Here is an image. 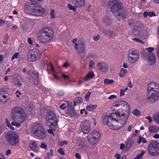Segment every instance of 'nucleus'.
Instances as JSON below:
<instances>
[{
    "mask_svg": "<svg viewBox=\"0 0 159 159\" xmlns=\"http://www.w3.org/2000/svg\"><path fill=\"white\" fill-rule=\"evenodd\" d=\"M129 114V111L124 110L120 113L115 112L110 114L108 117L103 119L104 125L114 130H117L122 127L125 124Z\"/></svg>",
    "mask_w": 159,
    "mask_h": 159,
    "instance_id": "obj_1",
    "label": "nucleus"
},
{
    "mask_svg": "<svg viewBox=\"0 0 159 159\" xmlns=\"http://www.w3.org/2000/svg\"><path fill=\"white\" fill-rule=\"evenodd\" d=\"M147 93L149 94L147 95V100L151 103L154 104L159 99V85L154 82L150 83L147 87Z\"/></svg>",
    "mask_w": 159,
    "mask_h": 159,
    "instance_id": "obj_2",
    "label": "nucleus"
},
{
    "mask_svg": "<svg viewBox=\"0 0 159 159\" xmlns=\"http://www.w3.org/2000/svg\"><path fill=\"white\" fill-rule=\"evenodd\" d=\"M32 3V4H27L25 5L24 8L27 13L33 16H42L45 12V9L42 7H40L38 3L43 0H30Z\"/></svg>",
    "mask_w": 159,
    "mask_h": 159,
    "instance_id": "obj_3",
    "label": "nucleus"
},
{
    "mask_svg": "<svg viewBox=\"0 0 159 159\" xmlns=\"http://www.w3.org/2000/svg\"><path fill=\"white\" fill-rule=\"evenodd\" d=\"M11 116L13 120L18 122H16L15 126L19 127L21 123L26 119V115L24 112L23 109L19 107H15L11 110Z\"/></svg>",
    "mask_w": 159,
    "mask_h": 159,
    "instance_id": "obj_4",
    "label": "nucleus"
},
{
    "mask_svg": "<svg viewBox=\"0 0 159 159\" xmlns=\"http://www.w3.org/2000/svg\"><path fill=\"white\" fill-rule=\"evenodd\" d=\"M54 37V32L50 27H45L38 32V40L42 44H45L49 42Z\"/></svg>",
    "mask_w": 159,
    "mask_h": 159,
    "instance_id": "obj_5",
    "label": "nucleus"
},
{
    "mask_svg": "<svg viewBox=\"0 0 159 159\" xmlns=\"http://www.w3.org/2000/svg\"><path fill=\"white\" fill-rule=\"evenodd\" d=\"M122 3L120 2L119 0H110L109 6L113 13L115 16L118 17L119 20L123 19L126 18L125 12H121Z\"/></svg>",
    "mask_w": 159,
    "mask_h": 159,
    "instance_id": "obj_6",
    "label": "nucleus"
},
{
    "mask_svg": "<svg viewBox=\"0 0 159 159\" xmlns=\"http://www.w3.org/2000/svg\"><path fill=\"white\" fill-rule=\"evenodd\" d=\"M31 131L35 136L40 139H44L46 136V132L40 124L35 123L31 128Z\"/></svg>",
    "mask_w": 159,
    "mask_h": 159,
    "instance_id": "obj_7",
    "label": "nucleus"
},
{
    "mask_svg": "<svg viewBox=\"0 0 159 159\" xmlns=\"http://www.w3.org/2000/svg\"><path fill=\"white\" fill-rule=\"evenodd\" d=\"M72 43L75 44V49H76L82 58H84L85 56L86 50L84 43L81 40L77 41V39L75 38L73 39Z\"/></svg>",
    "mask_w": 159,
    "mask_h": 159,
    "instance_id": "obj_8",
    "label": "nucleus"
},
{
    "mask_svg": "<svg viewBox=\"0 0 159 159\" xmlns=\"http://www.w3.org/2000/svg\"><path fill=\"white\" fill-rule=\"evenodd\" d=\"M7 141L11 146H14L19 142L18 134L14 131H10L7 133L5 135Z\"/></svg>",
    "mask_w": 159,
    "mask_h": 159,
    "instance_id": "obj_9",
    "label": "nucleus"
},
{
    "mask_svg": "<svg viewBox=\"0 0 159 159\" xmlns=\"http://www.w3.org/2000/svg\"><path fill=\"white\" fill-rule=\"evenodd\" d=\"M46 120L48 124H50V127L53 130H55L57 117L54 112L51 111L48 112L46 116Z\"/></svg>",
    "mask_w": 159,
    "mask_h": 159,
    "instance_id": "obj_10",
    "label": "nucleus"
},
{
    "mask_svg": "<svg viewBox=\"0 0 159 159\" xmlns=\"http://www.w3.org/2000/svg\"><path fill=\"white\" fill-rule=\"evenodd\" d=\"M149 153L152 156H156L159 153V143L157 141L151 142L148 146Z\"/></svg>",
    "mask_w": 159,
    "mask_h": 159,
    "instance_id": "obj_11",
    "label": "nucleus"
},
{
    "mask_svg": "<svg viewBox=\"0 0 159 159\" xmlns=\"http://www.w3.org/2000/svg\"><path fill=\"white\" fill-rule=\"evenodd\" d=\"M100 137V133L98 131L94 130L88 135L87 138L90 143L94 145L99 140Z\"/></svg>",
    "mask_w": 159,
    "mask_h": 159,
    "instance_id": "obj_12",
    "label": "nucleus"
},
{
    "mask_svg": "<svg viewBox=\"0 0 159 159\" xmlns=\"http://www.w3.org/2000/svg\"><path fill=\"white\" fill-rule=\"evenodd\" d=\"M40 54L39 51L36 48L30 50L27 53V59L30 61H35Z\"/></svg>",
    "mask_w": 159,
    "mask_h": 159,
    "instance_id": "obj_13",
    "label": "nucleus"
},
{
    "mask_svg": "<svg viewBox=\"0 0 159 159\" xmlns=\"http://www.w3.org/2000/svg\"><path fill=\"white\" fill-rule=\"evenodd\" d=\"M143 59L148 62V63L150 65L154 64L156 60V56L153 53H148L145 52L143 55Z\"/></svg>",
    "mask_w": 159,
    "mask_h": 159,
    "instance_id": "obj_14",
    "label": "nucleus"
},
{
    "mask_svg": "<svg viewBox=\"0 0 159 159\" xmlns=\"http://www.w3.org/2000/svg\"><path fill=\"white\" fill-rule=\"evenodd\" d=\"M71 1L75 6H72L70 4H68V6L70 10H73L74 12L76 11L77 7H83L85 4V0H71Z\"/></svg>",
    "mask_w": 159,
    "mask_h": 159,
    "instance_id": "obj_15",
    "label": "nucleus"
},
{
    "mask_svg": "<svg viewBox=\"0 0 159 159\" xmlns=\"http://www.w3.org/2000/svg\"><path fill=\"white\" fill-rule=\"evenodd\" d=\"M80 128L84 134H88L91 130L90 123L89 121L84 120L81 124Z\"/></svg>",
    "mask_w": 159,
    "mask_h": 159,
    "instance_id": "obj_16",
    "label": "nucleus"
},
{
    "mask_svg": "<svg viewBox=\"0 0 159 159\" xmlns=\"http://www.w3.org/2000/svg\"><path fill=\"white\" fill-rule=\"evenodd\" d=\"M98 69L101 71L107 73L109 69L108 64L105 62H99L97 64Z\"/></svg>",
    "mask_w": 159,
    "mask_h": 159,
    "instance_id": "obj_17",
    "label": "nucleus"
},
{
    "mask_svg": "<svg viewBox=\"0 0 159 159\" xmlns=\"http://www.w3.org/2000/svg\"><path fill=\"white\" fill-rule=\"evenodd\" d=\"M143 27L142 24H140L139 22L136 23L132 31L133 34L135 36L139 35Z\"/></svg>",
    "mask_w": 159,
    "mask_h": 159,
    "instance_id": "obj_18",
    "label": "nucleus"
},
{
    "mask_svg": "<svg viewBox=\"0 0 159 159\" xmlns=\"http://www.w3.org/2000/svg\"><path fill=\"white\" fill-rule=\"evenodd\" d=\"M66 114L70 117H73L75 116V112L74 109L72 106H68V110L66 112Z\"/></svg>",
    "mask_w": 159,
    "mask_h": 159,
    "instance_id": "obj_19",
    "label": "nucleus"
},
{
    "mask_svg": "<svg viewBox=\"0 0 159 159\" xmlns=\"http://www.w3.org/2000/svg\"><path fill=\"white\" fill-rule=\"evenodd\" d=\"M139 58V57L128 54V61L131 64H134L135 63Z\"/></svg>",
    "mask_w": 159,
    "mask_h": 159,
    "instance_id": "obj_20",
    "label": "nucleus"
},
{
    "mask_svg": "<svg viewBox=\"0 0 159 159\" xmlns=\"http://www.w3.org/2000/svg\"><path fill=\"white\" fill-rule=\"evenodd\" d=\"M30 149L35 152H37L38 150L37 149V147L36 141H31L29 144Z\"/></svg>",
    "mask_w": 159,
    "mask_h": 159,
    "instance_id": "obj_21",
    "label": "nucleus"
},
{
    "mask_svg": "<svg viewBox=\"0 0 159 159\" xmlns=\"http://www.w3.org/2000/svg\"><path fill=\"white\" fill-rule=\"evenodd\" d=\"M125 105L126 106L127 105V103L124 100H118L113 104V107H122L124 106Z\"/></svg>",
    "mask_w": 159,
    "mask_h": 159,
    "instance_id": "obj_22",
    "label": "nucleus"
},
{
    "mask_svg": "<svg viewBox=\"0 0 159 159\" xmlns=\"http://www.w3.org/2000/svg\"><path fill=\"white\" fill-rule=\"evenodd\" d=\"M95 74L93 71H90L88 72L87 74L83 79L85 81H87L90 80L91 79L93 78Z\"/></svg>",
    "mask_w": 159,
    "mask_h": 159,
    "instance_id": "obj_23",
    "label": "nucleus"
},
{
    "mask_svg": "<svg viewBox=\"0 0 159 159\" xmlns=\"http://www.w3.org/2000/svg\"><path fill=\"white\" fill-rule=\"evenodd\" d=\"M128 54L139 57V52L137 49H132L130 50Z\"/></svg>",
    "mask_w": 159,
    "mask_h": 159,
    "instance_id": "obj_24",
    "label": "nucleus"
},
{
    "mask_svg": "<svg viewBox=\"0 0 159 159\" xmlns=\"http://www.w3.org/2000/svg\"><path fill=\"white\" fill-rule=\"evenodd\" d=\"M148 130L151 133H157L159 131V128L156 125H152L148 128Z\"/></svg>",
    "mask_w": 159,
    "mask_h": 159,
    "instance_id": "obj_25",
    "label": "nucleus"
},
{
    "mask_svg": "<svg viewBox=\"0 0 159 159\" xmlns=\"http://www.w3.org/2000/svg\"><path fill=\"white\" fill-rule=\"evenodd\" d=\"M133 143V141L131 139H129L127 141L125 144V148L124 150L125 151H127L131 147Z\"/></svg>",
    "mask_w": 159,
    "mask_h": 159,
    "instance_id": "obj_26",
    "label": "nucleus"
},
{
    "mask_svg": "<svg viewBox=\"0 0 159 159\" xmlns=\"http://www.w3.org/2000/svg\"><path fill=\"white\" fill-rule=\"evenodd\" d=\"M153 119L156 123L159 124V112H157L153 115Z\"/></svg>",
    "mask_w": 159,
    "mask_h": 159,
    "instance_id": "obj_27",
    "label": "nucleus"
},
{
    "mask_svg": "<svg viewBox=\"0 0 159 159\" xmlns=\"http://www.w3.org/2000/svg\"><path fill=\"white\" fill-rule=\"evenodd\" d=\"M148 16L151 17L152 16H155L156 15L153 12L144 11L143 13V17L145 18Z\"/></svg>",
    "mask_w": 159,
    "mask_h": 159,
    "instance_id": "obj_28",
    "label": "nucleus"
},
{
    "mask_svg": "<svg viewBox=\"0 0 159 159\" xmlns=\"http://www.w3.org/2000/svg\"><path fill=\"white\" fill-rule=\"evenodd\" d=\"M96 105H93L90 104L87 106L86 109L88 111H91L95 109L96 108Z\"/></svg>",
    "mask_w": 159,
    "mask_h": 159,
    "instance_id": "obj_29",
    "label": "nucleus"
},
{
    "mask_svg": "<svg viewBox=\"0 0 159 159\" xmlns=\"http://www.w3.org/2000/svg\"><path fill=\"white\" fill-rule=\"evenodd\" d=\"M115 82L114 80L113 79H105L104 80V84H113Z\"/></svg>",
    "mask_w": 159,
    "mask_h": 159,
    "instance_id": "obj_30",
    "label": "nucleus"
},
{
    "mask_svg": "<svg viewBox=\"0 0 159 159\" xmlns=\"http://www.w3.org/2000/svg\"><path fill=\"white\" fill-rule=\"evenodd\" d=\"M127 70L126 69L122 68L119 73V76L120 77H123L126 75Z\"/></svg>",
    "mask_w": 159,
    "mask_h": 159,
    "instance_id": "obj_31",
    "label": "nucleus"
},
{
    "mask_svg": "<svg viewBox=\"0 0 159 159\" xmlns=\"http://www.w3.org/2000/svg\"><path fill=\"white\" fill-rule=\"evenodd\" d=\"M7 91L6 86H4L3 88L0 89V98L2 97V95L5 94Z\"/></svg>",
    "mask_w": 159,
    "mask_h": 159,
    "instance_id": "obj_32",
    "label": "nucleus"
},
{
    "mask_svg": "<svg viewBox=\"0 0 159 159\" xmlns=\"http://www.w3.org/2000/svg\"><path fill=\"white\" fill-rule=\"evenodd\" d=\"M147 142L146 139L143 137L142 136H139L138 141V143L139 144H140L141 142L143 143H145Z\"/></svg>",
    "mask_w": 159,
    "mask_h": 159,
    "instance_id": "obj_33",
    "label": "nucleus"
},
{
    "mask_svg": "<svg viewBox=\"0 0 159 159\" xmlns=\"http://www.w3.org/2000/svg\"><path fill=\"white\" fill-rule=\"evenodd\" d=\"M106 33L108 35H109L113 37H115L116 36V34L115 32L112 30H108L107 31Z\"/></svg>",
    "mask_w": 159,
    "mask_h": 159,
    "instance_id": "obj_34",
    "label": "nucleus"
},
{
    "mask_svg": "<svg viewBox=\"0 0 159 159\" xmlns=\"http://www.w3.org/2000/svg\"><path fill=\"white\" fill-rule=\"evenodd\" d=\"M134 115L137 116H139L141 115V113L137 109H134L132 112Z\"/></svg>",
    "mask_w": 159,
    "mask_h": 159,
    "instance_id": "obj_35",
    "label": "nucleus"
},
{
    "mask_svg": "<svg viewBox=\"0 0 159 159\" xmlns=\"http://www.w3.org/2000/svg\"><path fill=\"white\" fill-rule=\"evenodd\" d=\"M111 20L109 17H106L103 19V22L106 24L109 25L111 23Z\"/></svg>",
    "mask_w": 159,
    "mask_h": 159,
    "instance_id": "obj_36",
    "label": "nucleus"
},
{
    "mask_svg": "<svg viewBox=\"0 0 159 159\" xmlns=\"http://www.w3.org/2000/svg\"><path fill=\"white\" fill-rule=\"evenodd\" d=\"M145 153V152L143 150H142L141 153L137 155L134 159H139L141 158Z\"/></svg>",
    "mask_w": 159,
    "mask_h": 159,
    "instance_id": "obj_37",
    "label": "nucleus"
},
{
    "mask_svg": "<svg viewBox=\"0 0 159 159\" xmlns=\"http://www.w3.org/2000/svg\"><path fill=\"white\" fill-rule=\"evenodd\" d=\"M55 17V10L53 9L51 10V13L50 14V17L51 19L54 18Z\"/></svg>",
    "mask_w": 159,
    "mask_h": 159,
    "instance_id": "obj_38",
    "label": "nucleus"
},
{
    "mask_svg": "<svg viewBox=\"0 0 159 159\" xmlns=\"http://www.w3.org/2000/svg\"><path fill=\"white\" fill-rule=\"evenodd\" d=\"M33 74L35 75L36 79L34 84H36L38 83V73L37 72H33Z\"/></svg>",
    "mask_w": 159,
    "mask_h": 159,
    "instance_id": "obj_39",
    "label": "nucleus"
},
{
    "mask_svg": "<svg viewBox=\"0 0 159 159\" xmlns=\"http://www.w3.org/2000/svg\"><path fill=\"white\" fill-rule=\"evenodd\" d=\"M91 93L89 92H88L85 96V99L86 101H88L89 100V98L90 96Z\"/></svg>",
    "mask_w": 159,
    "mask_h": 159,
    "instance_id": "obj_40",
    "label": "nucleus"
},
{
    "mask_svg": "<svg viewBox=\"0 0 159 159\" xmlns=\"http://www.w3.org/2000/svg\"><path fill=\"white\" fill-rule=\"evenodd\" d=\"M75 101L78 103H80L82 102L83 99L81 97H78L76 99Z\"/></svg>",
    "mask_w": 159,
    "mask_h": 159,
    "instance_id": "obj_41",
    "label": "nucleus"
},
{
    "mask_svg": "<svg viewBox=\"0 0 159 159\" xmlns=\"http://www.w3.org/2000/svg\"><path fill=\"white\" fill-rule=\"evenodd\" d=\"M40 147L41 148L45 149H47L48 148L47 145L44 143H41Z\"/></svg>",
    "mask_w": 159,
    "mask_h": 159,
    "instance_id": "obj_42",
    "label": "nucleus"
},
{
    "mask_svg": "<svg viewBox=\"0 0 159 159\" xmlns=\"http://www.w3.org/2000/svg\"><path fill=\"white\" fill-rule=\"evenodd\" d=\"M95 64V63L93 61H90L89 62V67L90 68H92Z\"/></svg>",
    "mask_w": 159,
    "mask_h": 159,
    "instance_id": "obj_43",
    "label": "nucleus"
},
{
    "mask_svg": "<svg viewBox=\"0 0 159 159\" xmlns=\"http://www.w3.org/2000/svg\"><path fill=\"white\" fill-rule=\"evenodd\" d=\"M58 152L62 155H64L65 153L62 148H60L58 150Z\"/></svg>",
    "mask_w": 159,
    "mask_h": 159,
    "instance_id": "obj_44",
    "label": "nucleus"
},
{
    "mask_svg": "<svg viewBox=\"0 0 159 159\" xmlns=\"http://www.w3.org/2000/svg\"><path fill=\"white\" fill-rule=\"evenodd\" d=\"M47 154L48 157H52L53 155V151L52 149L50 150V152L47 153Z\"/></svg>",
    "mask_w": 159,
    "mask_h": 159,
    "instance_id": "obj_45",
    "label": "nucleus"
},
{
    "mask_svg": "<svg viewBox=\"0 0 159 159\" xmlns=\"http://www.w3.org/2000/svg\"><path fill=\"white\" fill-rule=\"evenodd\" d=\"M19 55V53L18 52H16L13 56L11 58V60H13L17 58Z\"/></svg>",
    "mask_w": 159,
    "mask_h": 159,
    "instance_id": "obj_46",
    "label": "nucleus"
},
{
    "mask_svg": "<svg viewBox=\"0 0 159 159\" xmlns=\"http://www.w3.org/2000/svg\"><path fill=\"white\" fill-rule=\"evenodd\" d=\"M133 39L134 40H135L137 42H139L142 44H143L144 43V42L142 40H141V39H140L138 38H133Z\"/></svg>",
    "mask_w": 159,
    "mask_h": 159,
    "instance_id": "obj_47",
    "label": "nucleus"
},
{
    "mask_svg": "<svg viewBox=\"0 0 159 159\" xmlns=\"http://www.w3.org/2000/svg\"><path fill=\"white\" fill-rule=\"evenodd\" d=\"M33 108V107L32 105H29V106H27L26 108L28 110V111L30 112L32 111Z\"/></svg>",
    "mask_w": 159,
    "mask_h": 159,
    "instance_id": "obj_48",
    "label": "nucleus"
},
{
    "mask_svg": "<svg viewBox=\"0 0 159 159\" xmlns=\"http://www.w3.org/2000/svg\"><path fill=\"white\" fill-rule=\"evenodd\" d=\"M146 50L148 51V53H152V52L154 50V48L152 47H149L146 48Z\"/></svg>",
    "mask_w": 159,
    "mask_h": 159,
    "instance_id": "obj_49",
    "label": "nucleus"
},
{
    "mask_svg": "<svg viewBox=\"0 0 159 159\" xmlns=\"http://www.w3.org/2000/svg\"><path fill=\"white\" fill-rule=\"evenodd\" d=\"M15 82H16L15 85H18L19 86H21L22 84H21V82H20L19 80H18V79L16 80Z\"/></svg>",
    "mask_w": 159,
    "mask_h": 159,
    "instance_id": "obj_50",
    "label": "nucleus"
},
{
    "mask_svg": "<svg viewBox=\"0 0 159 159\" xmlns=\"http://www.w3.org/2000/svg\"><path fill=\"white\" fill-rule=\"evenodd\" d=\"M67 107V105L66 104L63 103L60 106V108L64 110Z\"/></svg>",
    "mask_w": 159,
    "mask_h": 159,
    "instance_id": "obj_51",
    "label": "nucleus"
},
{
    "mask_svg": "<svg viewBox=\"0 0 159 159\" xmlns=\"http://www.w3.org/2000/svg\"><path fill=\"white\" fill-rule=\"evenodd\" d=\"M67 142L66 141H64L61 142H59V145L60 146H62L64 144H66L67 143Z\"/></svg>",
    "mask_w": 159,
    "mask_h": 159,
    "instance_id": "obj_52",
    "label": "nucleus"
},
{
    "mask_svg": "<svg viewBox=\"0 0 159 159\" xmlns=\"http://www.w3.org/2000/svg\"><path fill=\"white\" fill-rule=\"evenodd\" d=\"M125 147V145L123 143H122L120 144V148L121 150H123Z\"/></svg>",
    "mask_w": 159,
    "mask_h": 159,
    "instance_id": "obj_53",
    "label": "nucleus"
},
{
    "mask_svg": "<svg viewBox=\"0 0 159 159\" xmlns=\"http://www.w3.org/2000/svg\"><path fill=\"white\" fill-rule=\"evenodd\" d=\"M83 111H84V113L86 115L88 114L87 111L85 109H81L80 111V113L81 114H83Z\"/></svg>",
    "mask_w": 159,
    "mask_h": 159,
    "instance_id": "obj_54",
    "label": "nucleus"
},
{
    "mask_svg": "<svg viewBox=\"0 0 159 159\" xmlns=\"http://www.w3.org/2000/svg\"><path fill=\"white\" fill-rule=\"evenodd\" d=\"M70 66V65L67 62H66L63 65V66L65 68H67Z\"/></svg>",
    "mask_w": 159,
    "mask_h": 159,
    "instance_id": "obj_55",
    "label": "nucleus"
},
{
    "mask_svg": "<svg viewBox=\"0 0 159 159\" xmlns=\"http://www.w3.org/2000/svg\"><path fill=\"white\" fill-rule=\"evenodd\" d=\"M116 96L115 95H111L108 98V99L110 100H111L114 98H116Z\"/></svg>",
    "mask_w": 159,
    "mask_h": 159,
    "instance_id": "obj_56",
    "label": "nucleus"
},
{
    "mask_svg": "<svg viewBox=\"0 0 159 159\" xmlns=\"http://www.w3.org/2000/svg\"><path fill=\"white\" fill-rule=\"evenodd\" d=\"M100 39V36L99 35H98L97 36H95L93 38V39L95 41H97Z\"/></svg>",
    "mask_w": 159,
    "mask_h": 159,
    "instance_id": "obj_57",
    "label": "nucleus"
},
{
    "mask_svg": "<svg viewBox=\"0 0 159 159\" xmlns=\"http://www.w3.org/2000/svg\"><path fill=\"white\" fill-rule=\"evenodd\" d=\"M146 118L148 120L149 122L150 123H151L152 121V118L150 116H147Z\"/></svg>",
    "mask_w": 159,
    "mask_h": 159,
    "instance_id": "obj_58",
    "label": "nucleus"
},
{
    "mask_svg": "<svg viewBox=\"0 0 159 159\" xmlns=\"http://www.w3.org/2000/svg\"><path fill=\"white\" fill-rule=\"evenodd\" d=\"M115 157H116V159H120L121 157V155L120 154H116L115 155Z\"/></svg>",
    "mask_w": 159,
    "mask_h": 159,
    "instance_id": "obj_59",
    "label": "nucleus"
},
{
    "mask_svg": "<svg viewBox=\"0 0 159 159\" xmlns=\"http://www.w3.org/2000/svg\"><path fill=\"white\" fill-rule=\"evenodd\" d=\"M28 43L29 44H30V45L32 44V43H33L32 41L30 38H28Z\"/></svg>",
    "mask_w": 159,
    "mask_h": 159,
    "instance_id": "obj_60",
    "label": "nucleus"
},
{
    "mask_svg": "<svg viewBox=\"0 0 159 159\" xmlns=\"http://www.w3.org/2000/svg\"><path fill=\"white\" fill-rule=\"evenodd\" d=\"M132 127V125H129L127 129V131L129 132H130L131 130Z\"/></svg>",
    "mask_w": 159,
    "mask_h": 159,
    "instance_id": "obj_61",
    "label": "nucleus"
},
{
    "mask_svg": "<svg viewBox=\"0 0 159 159\" xmlns=\"http://www.w3.org/2000/svg\"><path fill=\"white\" fill-rule=\"evenodd\" d=\"M124 91L122 89H121L120 93V96L121 97L124 95Z\"/></svg>",
    "mask_w": 159,
    "mask_h": 159,
    "instance_id": "obj_62",
    "label": "nucleus"
},
{
    "mask_svg": "<svg viewBox=\"0 0 159 159\" xmlns=\"http://www.w3.org/2000/svg\"><path fill=\"white\" fill-rule=\"evenodd\" d=\"M48 132L50 134H52L53 135H54V133H53V132L52 129H49L47 130Z\"/></svg>",
    "mask_w": 159,
    "mask_h": 159,
    "instance_id": "obj_63",
    "label": "nucleus"
},
{
    "mask_svg": "<svg viewBox=\"0 0 159 159\" xmlns=\"http://www.w3.org/2000/svg\"><path fill=\"white\" fill-rule=\"evenodd\" d=\"M75 157L77 159H81V156L79 153H76Z\"/></svg>",
    "mask_w": 159,
    "mask_h": 159,
    "instance_id": "obj_64",
    "label": "nucleus"
}]
</instances>
